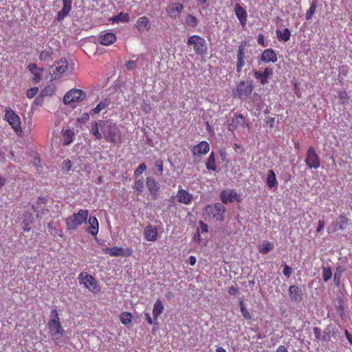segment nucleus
<instances>
[{
    "mask_svg": "<svg viewBox=\"0 0 352 352\" xmlns=\"http://www.w3.org/2000/svg\"><path fill=\"white\" fill-rule=\"evenodd\" d=\"M34 221V218L31 213H26L23 219V223L32 224Z\"/></svg>",
    "mask_w": 352,
    "mask_h": 352,
    "instance_id": "52",
    "label": "nucleus"
},
{
    "mask_svg": "<svg viewBox=\"0 0 352 352\" xmlns=\"http://www.w3.org/2000/svg\"><path fill=\"white\" fill-rule=\"evenodd\" d=\"M349 219L345 216L341 214L338 217V221L336 223V226L338 230H342L349 224Z\"/></svg>",
    "mask_w": 352,
    "mask_h": 352,
    "instance_id": "38",
    "label": "nucleus"
},
{
    "mask_svg": "<svg viewBox=\"0 0 352 352\" xmlns=\"http://www.w3.org/2000/svg\"><path fill=\"white\" fill-rule=\"evenodd\" d=\"M227 151L226 148H223L219 150V155L222 162H225L226 164H228L229 161L227 158Z\"/></svg>",
    "mask_w": 352,
    "mask_h": 352,
    "instance_id": "50",
    "label": "nucleus"
},
{
    "mask_svg": "<svg viewBox=\"0 0 352 352\" xmlns=\"http://www.w3.org/2000/svg\"><path fill=\"white\" fill-rule=\"evenodd\" d=\"M111 21L113 23H127L129 21V15L128 13L120 12L118 15L113 16Z\"/></svg>",
    "mask_w": 352,
    "mask_h": 352,
    "instance_id": "35",
    "label": "nucleus"
},
{
    "mask_svg": "<svg viewBox=\"0 0 352 352\" xmlns=\"http://www.w3.org/2000/svg\"><path fill=\"white\" fill-rule=\"evenodd\" d=\"M146 185L148 188V190L152 195L156 196L159 192L160 188L158 187V184L155 181V179L152 177H148L146 178Z\"/></svg>",
    "mask_w": 352,
    "mask_h": 352,
    "instance_id": "29",
    "label": "nucleus"
},
{
    "mask_svg": "<svg viewBox=\"0 0 352 352\" xmlns=\"http://www.w3.org/2000/svg\"><path fill=\"white\" fill-rule=\"evenodd\" d=\"M313 332L315 336L316 339L320 340L321 336V330L319 327H314L313 328Z\"/></svg>",
    "mask_w": 352,
    "mask_h": 352,
    "instance_id": "56",
    "label": "nucleus"
},
{
    "mask_svg": "<svg viewBox=\"0 0 352 352\" xmlns=\"http://www.w3.org/2000/svg\"><path fill=\"white\" fill-rule=\"evenodd\" d=\"M155 166L157 168V170L162 174L163 172V162L161 160H157L155 162Z\"/></svg>",
    "mask_w": 352,
    "mask_h": 352,
    "instance_id": "55",
    "label": "nucleus"
},
{
    "mask_svg": "<svg viewBox=\"0 0 352 352\" xmlns=\"http://www.w3.org/2000/svg\"><path fill=\"white\" fill-rule=\"evenodd\" d=\"M100 122H94L91 124V132L94 135L95 138L100 140L102 138V132H100Z\"/></svg>",
    "mask_w": 352,
    "mask_h": 352,
    "instance_id": "37",
    "label": "nucleus"
},
{
    "mask_svg": "<svg viewBox=\"0 0 352 352\" xmlns=\"http://www.w3.org/2000/svg\"><path fill=\"white\" fill-rule=\"evenodd\" d=\"M136 28L138 32L143 33L148 32L151 29V23L148 18L146 16L140 17L135 24Z\"/></svg>",
    "mask_w": 352,
    "mask_h": 352,
    "instance_id": "25",
    "label": "nucleus"
},
{
    "mask_svg": "<svg viewBox=\"0 0 352 352\" xmlns=\"http://www.w3.org/2000/svg\"><path fill=\"white\" fill-rule=\"evenodd\" d=\"M257 42L259 45H262L263 47L266 46L265 43L264 36L261 34H258Z\"/></svg>",
    "mask_w": 352,
    "mask_h": 352,
    "instance_id": "60",
    "label": "nucleus"
},
{
    "mask_svg": "<svg viewBox=\"0 0 352 352\" xmlns=\"http://www.w3.org/2000/svg\"><path fill=\"white\" fill-rule=\"evenodd\" d=\"M332 276L331 271L329 268H324L322 272L323 280L327 282L329 280Z\"/></svg>",
    "mask_w": 352,
    "mask_h": 352,
    "instance_id": "49",
    "label": "nucleus"
},
{
    "mask_svg": "<svg viewBox=\"0 0 352 352\" xmlns=\"http://www.w3.org/2000/svg\"><path fill=\"white\" fill-rule=\"evenodd\" d=\"M134 188L138 192H142L144 188L143 182L142 180H137L135 182Z\"/></svg>",
    "mask_w": 352,
    "mask_h": 352,
    "instance_id": "53",
    "label": "nucleus"
},
{
    "mask_svg": "<svg viewBox=\"0 0 352 352\" xmlns=\"http://www.w3.org/2000/svg\"><path fill=\"white\" fill-rule=\"evenodd\" d=\"M316 7H317V1L314 0L311 2L309 8L308 9V10L307 11V12L305 14L306 20L308 21L312 18L313 14L316 12Z\"/></svg>",
    "mask_w": 352,
    "mask_h": 352,
    "instance_id": "41",
    "label": "nucleus"
},
{
    "mask_svg": "<svg viewBox=\"0 0 352 352\" xmlns=\"http://www.w3.org/2000/svg\"><path fill=\"white\" fill-rule=\"evenodd\" d=\"M38 91V88L36 87L30 88L29 89H28L26 93L27 97L29 98H34L37 94Z\"/></svg>",
    "mask_w": 352,
    "mask_h": 352,
    "instance_id": "51",
    "label": "nucleus"
},
{
    "mask_svg": "<svg viewBox=\"0 0 352 352\" xmlns=\"http://www.w3.org/2000/svg\"><path fill=\"white\" fill-rule=\"evenodd\" d=\"M185 21L186 25L192 28H195L198 24V19H197L196 16L192 14L187 15L185 19Z\"/></svg>",
    "mask_w": 352,
    "mask_h": 352,
    "instance_id": "43",
    "label": "nucleus"
},
{
    "mask_svg": "<svg viewBox=\"0 0 352 352\" xmlns=\"http://www.w3.org/2000/svg\"><path fill=\"white\" fill-rule=\"evenodd\" d=\"M239 289L236 287L232 286L228 288V293L230 295H236L238 293Z\"/></svg>",
    "mask_w": 352,
    "mask_h": 352,
    "instance_id": "59",
    "label": "nucleus"
},
{
    "mask_svg": "<svg viewBox=\"0 0 352 352\" xmlns=\"http://www.w3.org/2000/svg\"><path fill=\"white\" fill-rule=\"evenodd\" d=\"M210 148V145L206 141H201L193 146L192 153L194 156L206 155L209 152Z\"/></svg>",
    "mask_w": 352,
    "mask_h": 352,
    "instance_id": "20",
    "label": "nucleus"
},
{
    "mask_svg": "<svg viewBox=\"0 0 352 352\" xmlns=\"http://www.w3.org/2000/svg\"><path fill=\"white\" fill-rule=\"evenodd\" d=\"M348 72V67L346 65H342L339 69V73L344 76L346 75Z\"/></svg>",
    "mask_w": 352,
    "mask_h": 352,
    "instance_id": "64",
    "label": "nucleus"
},
{
    "mask_svg": "<svg viewBox=\"0 0 352 352\" xmlns=\"http://www.w3.org/2000/svg\"><path fill=\"white\" fill-rule=\"evenodd\" d=\"M135 67V63L133 60H129L126 64V68L128 70H131Z\"/></svg>",
    "mask_w": 352,
    "mask_h": 352,
    "instance_id": "62",
    "label": "nucleus"
},
{
    "mask_svg": "<svg viewBox=\"0 0 352 352\" xmlns=\"http://www.w3.org/2000/svg\"><path fill=\"white\" fill-rule=\"evenodd\" d=\"M109 105V102L107 100H104L100 101L97 104V106L90 111V113L92 116L98 114L101 111H102L103 109H104L107 107H108Z\"/></svg>",
    "mask_w": 352,
    "mask_h": 352,
    "instance_id": "34",
    "label": "nucleus"
},
{
    "mask_svg": "<svg viewBox=\"0 0 352 352\" xmlns=\"http://www.w3.org/2000/svg\"><path fill=\"white\" fill-rule=\"evenodd\" d=\"M89 211L87 209H80L77 213H74L65 219L67 230H76L78 226L87 221Z\"/></svg>",
    "mask_w": 352,
    "mask_h": 352,
    "instance_id": "4",
    "label": "nucleus"
},
{
    "mask_svg": "<svg viewBox=\"0 0 352 352\" xmlns=\"http://www.w3.org/2000/svg\"><path fill=\"white\" fill-rule=\"evenodd\" d=\"M193 241L197 243L201 242V237L199 234V229L198 228L193 236Z\"/></svg>",
    "mask_w": 352,
    "mask_h": 352,
    "instance_id": "61",
    "label": "nucleus"
},
{
    "mask_svg": "<svg viewBox=\"0 0 352 352\" xmlns=\"http://www.w3.org/2000/svg\"><path fill=\"white\" fill-rule=\"evenodd\" d=\"M102 252L111 256H129L132 254V250L130 248L124 249L122 247L113 246L111 248H104Z\"/></svg>",
    "mask_w": 352,
    "mask_h": 352,
    "instance_id": "13",
    "label": "nucleus"
},
{
    "mask_svg": "<svg viewBox=\"0 0 352 352\" xmlns=\"http://www.w3.org/2000/svg\"><path fill=\"white\" fill-rule=\"evenodd\" d=\"M79 283L83 285L89 291L97 293L99 291L97 280L94 276L86 272H81L78 277Z\"/></svg>",
    "mask_w": 352,
    "mask_h": 352,
    "instance_id": "7",
    "label": "nucleus"
},
{
    "mask_svg": "<svg viewBox=\"0 0 352 352\" xmlns=\"http://www.w3.org/2000/svg\"><path fill=\"white\" fill-rule=\"evenodd\" d=\"M146 165L144 163H141L134 171V175L138 177L146 169Z\"/></svg>",
    "mask_w": 352,
    "mask_h": 352,
    "instance_id": "48",
    "label": "nucleus"
},
{
    "mask_svg": "<svg viewBox=\"0 0 352 352\" xmlns=\"http://www.w3.org/2000/svg\"><path fill=\"white\" fill-rule=\"evenodd\" d=\"M164 309V305L160 299H157L153 305V320H157L158 317L162 314Z\"/></svg>",
    "mask_w": 352,
    "mask_h": 352,
    "instance_id": "31",
    "label": "nucleus"
},
{
    "mask_svg": "<svg viewBox=\"0 0 352 352\" xmlns=\"http://www.w3.org/2000/svg\"><path fill=\"white\" fill-rule=\"evenodd\" d=\"M273 69L266 67L263 72L261 71H255L254 72V78L258 80L261 85H265L268 83V78L272 76Z\"/></svg>",
    "mask_w": 352,
    "mask_h": 352,
    "instance_id": "17",
    "label": "nucleus"
},
{
    "mask_svg": "<svg viewBox=\"0 0 352 352\" xmlns=\"http://www.w3.org/2000/svg\"><path fill=\"white\" fill-rule=\"evenodd\" d=\"M239 307L241 309V312L244 318L247 320H250L252 318V316L250 313L248 311L247 308L245 307L243 300H241L239 301Z\"/></svg>",
    "mask_w": 352,
    "mask_h": 352,
    "instance_id": "44",
    "label": "nucleus"
},
{
    "mask_svg": "<svg viewBox=\"0 0 352 352\" xmlns=\"http://www.w3.org/2000/svg\"><path fill=\"white\" fill-rule=\"evenodd\" d=\"M265 182H266L267 186L270 189L273 190H275L277 189L278 186V182L276 179V173L273 170L270 169V170H267Z\"/></svg>",
    "mask_w": 352,
    "mask_h": 352,
    "instance_id": "26",
    "label": "nucleus"
},
{
    "mask_svg": "<svg viewBox=\"0 0 352 352\" xmlns=\"http://www.w3.org/2000/svg\"><path fill=\"white\" fill-rule=\"evenodd\" d=\"M89 224L87 232L96 236L99 231V223L97 218L94 216L90 217L89 219Z\"/></svg>",
    "mask_w": 352,
    "mask_h": 352,
    "instance_id": "30",
    "label": "nucleus"
},
{
    "mask_svg": "<svg viewBox=\"0 0 352 352\" xmlns=\"http://www.w3.org/2000/svg\"><path fill=\"white\" fill-rule=\"evenodd\" d=\"M220 199L223 204H227L233 201L240 202L241 200V195L234 190L225 189L220 193Z\"/></svg>",
    "mask_w": 352,
    "mask_h": 352,
    "instance_id": "11",
    "label": "nucleus"
},
{
    "mask_svg": "<svg viewBox=\"0 0 352 352\" xmlns=\"http://www.w3.org/2000/svg\"><path fill=\"white\" fill-rule=\"evenodd\" d=\"M199 229L201 232H207L208 229V225L203 221H199Z\"/></svg>",
    "mask_w": 352,
    "mask_h": 352,
    "instance_id": "57",
    "label": "nucleus"
},
{
    "mask_svg": "<svg viewBox=\"0 0 352 352\" xmlns=\"http://www.w3.org/2000/svg\"><path fill=\"white\" fill-rule=\"evenodd\" d=\"M4 120L8 122L13 131L20 137L23 135L21 118L10 107L5 109Z\"/></svg>",
    "mask_w": 352,
    "mask_h": 352,
    "instance_id": "3",
    "label": "nucleus"
},
{
    "mask_svg": "<svg viewBox=\"0 0 352 352\" xmlns=\"http://www.w3.org/2000/svg\"><path fill=\"white\" fill-rule=\"evenodd\" d=\"M272 249H273V245L268 241H263L258 247L259 252L263 254L268 253Z\"/></svg>",
    "mask_w": 352,
    "mask_h": 352,
    "instance_id": "40",
    "label": "nucleus"
},
{
    "mask_svg": "<svg viewBox=\"0 0 352 352\" xmlns=\"http://www.w3.org/2000/svg\"><path fill=\"white\" fill-rule=\"evenodd\" d=\"M239 126L242 128H249L250 124L246 122L245 118L242 114L235 113L234 116L228 124V130L233 132Z\"/></svg>",
    "mask_w": 352,
    "mask_h": 352,
    "instance_id": "12",
    "label": "nucleus"
},
{
    "mask_svg": "<svg viewBox=\"0 0 352 352\" xmlns=\"http://www.w3.org/2000/svg\"><path fill=\"white\" fill-rule=\"evenodd\" d=\"M48 327L50 329V333L52 338L53 341L55 344H59L60 341L58 338V335H63L65 332L63 327L60 323H48Z\"/></svg>",
    "mask_w": 352,
    "mask_h": 352,
    "instance_id": "15",
    "label": "nucleus"
},
{
    "mask_svg": "<svg viewBox=\"0 0 352 352\" xmlns=\"http://www.w3.org/2000/svg\"><path fill=\"white\" fill-rule=\"evenodd\" d=\"M86 98L84 91L78 89H72L68 91L63 97V102L65 104L82 101Z\"/></svg>",
    "mask_w": 352,
    "mask_h": 352,
    "instance_id": "8",
    "label": "nucleus"
},
{
    "mask_svg": "<svg viewBox=\"0 0 352 352\" xmlns=\"http://www.w3.org/2000/svg\"><path fill=\"white\" fill-rule=\"evenodd\" d=\"M63 3L62 9L57 13L56 20L61 21L64 18L69 14L72 10V0H61Z\"/></svg>",
    "mask_w": 352,
    "mask_h": 352,
    "instance_id": "19",
    "label": "nucleus"
},
{
    "mask_svg": "<svg viewBox=\"0 0 352 352\" xmlns=\"http://www.w3.org/2000/svg\"><path fill=\"white\" fill-rule=\"evenodd\" d=\"M188 45H192L196 54L205 55L208 47L206 40L199 35H192L188 38Z\"/></svg>",
    "mask_w": 352,
    "mask_h": 352,
    "instance_id": "5",
    "label": "nucleus"
},
{
    "mask_svg": "<svg viewBox=\"0 0 352 352\" xmlns=\"http://www.w3.org/2000/svg\"><path fill=\"white\" fill-rule=\"evenodd\" d=\"M338 97L342 104H346L349 101V96L345 90H340L338 92Z\"/></svg>",
    "mask_w": 352,
    "mask_h": 352,
    "instance_id": "46",
    "label": "nucleus"
},
{
    "mask_svg": "<svg viewBox=\"0 0 352 352\" xmlns=\"http://www.w3.org/2000/svg\"><path fill=\"white\" fill-rule=\"evenodd\" d=\"M276 33L279 41L285 42L288 41L291 36V32L287 28H285L283 31L277 30Z\"/></svg>",
    "mask_w": 352,
    "mask_h": 352,
    "instance_id": "33",
    "label": "nucleus"
},
{
    "mask_svg": "<svg viewBox=\"0 0 352 352\" xmlns=\"http://www.w3.org/2000/svg\"><path fill=\"white\" fill-rule=\"evenodd\" d=\"M116 36L111 32H101L98 41L102 45H109L116 41Z\"/></svg>",
    "mask_w": 352,
    "mask_h": 352,
    "instance_id": "21",
    "label": "nucleus"
},
{
    "mask_svg": "<svg viewBox=\"0 0 352 352\" xmlns=\"http://www.w3.org/2000/svg\"><path fill=\"white\" fill-rule=\"evenodd\" d=\"M283 273L286 277L289 278L292 275V269L289 265L285 264Z\"/></svg>",
    "mask_w": 352,
    "mask_h": 352,
    "instance_id": "54",
    "label": "nucleus"
},
{
    "mask_svg": "<svg viewBox=\"0 0 352 352\" xmlns=\"http://www.w3.org/2000/svg\"><path fill=\"white\" fill-rule=\"evenodd\" d=\"M206 168L208 170L215 171L217 170V166L215 162V156L214 152H212L206 163Z\"/></svg>",
    "mask_w": 352,
    "mask_h": 352,
    "instance_id": "36",
    "label": "nucleus"
},
{
    "mask_svg": "<svg viewBox=\"0 0 352 352\" xmlns=\"http://www.w3.org/2000/svg\"><path fill=\"white\" fill-rule=\"evenodd\" d=\"M305 164L310 169H317L320 166L319 156L313 146H309L307 151Z\"/></svg>",
    "mask_w": 352,
    "mask_h": 352,
    "instance_id": "9",
    "label": "nucleus"
},
{
    "mask_svg": "<svg viewBox=\"0 0 352 352\" xmlns=\"http://www.w3.org/2000/svg\"><path fill=\"white\" fill-rule=\"evenodd\" d=\"M184 10V6L180 3H171L166 8L168 15L173 19L179 17Z\"/></svg>",
    "mask_w": 352,
    "mask_h": 352,
    "instance_id": "16",
    "label": "nucleus"
},
{
    "mask_svg": "<svg viewBox=\"0 0 352 352\" xmlns=\"http://www.w3.org/2000/svg\"><path fill=\"white\" fill-rule=\"evenodd\" d=\"M247 41L245 40L241 41L238 47L236 52V70L237 73H241L243 67L245 65V46Z\"/></svg>",
    "mask_w": 352,
    "mask_h": 352,
    "instance_id": "10",
    "label": "nucleus"
},
{
    "mask_svg": "<svg viewBox=\"0 0 352 352\" xmlns=\"http://www.w3.org/2000/svg\"><path fill=\"white\" fill-rule=\"evenodd\" d=\"M53 67L54 69L52 71V78L53 79L60 78L68 69V62L65 58H61L54 62Z\"/></svg>",
    "mask_w": 352,
    "mask_h": 352,
    "instance_id": "14",
    "label": "nucleus"
},
{
    "mask_svg": "<svg viewBox=\"0 0 352 352\" xmlns=\"http://www.w3.org/2000/svg\"><path fill=\"white\" fill-rule=\"evenodd\" d=\"M290 300L292 302H300L302 300V293L297 285H291L288 289Z\"/></svg>",
    "mask_w": 352,
    "mask_h": 352,
    "instance_id": "18",
    "label": "nucleus"
},
{
    "mask_svg": "<svg viewBox=\"0 0 352 352\" xmlns=\"http://www.w3.org/2000/svg\"><path fill=\"white\" fill-rule=\"evenodd\" d=\"M235 14L239 19L242 27H245L247 23L248 14L246 10L242 8L239 3H236L234 8Z\"/></svg>",
    "mask_w": 352,
    "mask_h": 352,
    "instance_id": "22",
    "label": "nucleus"
},
{
    "mask_svg": "<svg viewBox=\"0 0 352 352\" xmlns=\"http://www.w3.org/2000/svg\"><path fill=\"white\" fill-rule=\"evenodd\" d=\"M100 129L102 138L111 144L120 145L122 142L121 132L116 124L107 120L100 121Z\"/></svg>",
    "mask_w": 352,
    "mask_h": 352,
    "instance_id": "1",
    "label": "nucleus"
},
{
    "mask_svg": "<svg viewBox=\"0 0 352 352\" xmlns=\"http://www.w3.org/2000/svg\"><path fill=\"white\" fill-rule=\"evenodd\" d=\"M252 91V81L242 80L236 85L234 95V96H238L240 99H245L251 96Z\"/></svg>",
    "mask_w": 352,
    "mask_h": 352,
    "instance_id": "6",
    "label": "nucleus"
},
{
    "mask_svg": "<svg viewBox=\"0 0 352 352\" xmlns=\"http://www.w3.org/2000/svg\"><path fill=\"white\" fill-rule=\"evenodd\" d=\"M261 60L265 63H275L277 61L276 54L271 48L265 50L261 54Z\"/></svg>",
    "mask_w": 352,
    "mask_h": 352,
    "instance_id": "27",
    "label": "nucleus"
},
{
    "mask_svg": "<svg viewBox=\"0 0 352 352\" xmlns=\"http://www.w3.org/2000/svg\"><path fill=\"white\" fill-rule=\"evenodd\" d=\"M28 69L33 75L32 81L34 83H38V82H40L42 78L43 69L37 67L36 65L34 63L29 64L28 66Z\"/></svg>",
    "mask_w": 352,
    "mask_h": 352,
    "instance_id": "28",
    "label": "nucleus"
},
{
    "mask_svg": "<svg viewBox=\"0 0 352 352\" xmlns=\"http://www.w3.org/2000/svg\"><path fill=\"white\" fill-rule=\"evenodd\" d=\"M53 52L52 50H45L41 52L39 58L41 60L50 62L52 58Z\"/></svg>",
    "mask_w": 352,
    "mask_h": 352,
    "instance_id": "39",
    "label": "nucleus"
},
{
    "mask_svg": "<svg viewBox=\"0 0 352 352\" xmlns=\"http://www.w3.org/2000/svg\"><path fill=\"white\" fill-rule=\"evenodd\" d=\"M89 119V116L87 113H84L81 115L80 118H78V121L86 122Z\"/></svg>",
    "mask_w": 352,
    "mask_h": 352,
    "instance_id": "63",
    "label": "nucleus"
},
{
    "mask_svg": "<svg viewBox=\"0 0 352 352\" xmlns=\"http://www.w3.org/2000/svg\"><path fill=\"white\" fill-rule=\"evenodd\" d=\"M120 319L123 324L128 325L131 322L132 315L129 312L124 311L120 314Z\"/></svg>",
    "mask_w": 352,
    "mask_h": 352,
    "instance_id": "42",
    "label": "nucleus"
},
{
    "mask_svg": "<svg viewBox=\"0 0 352 352\" xmlns=\"http://www.w3.org/2000/svg\"><path fill=\"white\" fill-rule=\"evenodd\" d=\"M158 232L155 226L148 225L144 230V239L148 241H155L157 239Z\"/></svg>",
    "mask_w": 352,
    "mask_h": 352,
    "instance_id": "23",
    "label": "nucleus"
},
{
    "mask_svg": "<svg viewBox=\"0 0 352 352\" xmlns=\"http://www.w3.org/2000/svg\"><path fill=\"white\" fill-rule=\"evenodd\" d=\"M176 197L178 202L186 205L190 204L193 199L192 195L184 189L178 190Z\"/></svg>",
    "mask_w": 352,
    "mask_h": 352,
    "instance_id": "24",
    "label": "nucleus"
},
{
    "mask_svg": "<svg viewBox=\"0 0 352 352\" xmlns=\"http://www.w3.org/2000/svg\"><path fill=\"white\" fill-rule=\"evenodd\" d=\"M48 323H60V318L56 309L51 310Z\"/></svg>",
    "mask_w": 352,
    "mask_h": 352,
    "instance_id": "45",
    "label": "nucleus"
},
{
    "mask_svg": "<svg viewBox=\"0 0 352 352\" xmlns=\"http://www.w3.org/2000/svg\"><path fill=\"white\" fill-rule=\"evenodd\" d=\"M74 137V130L72 129H67L63 131V145L67 146L70 144L73 140Z\"/></svg>",
    "mask_w": 352,
    "mask_h": 352,
    "instance_id": "32",
    "label": "nucleus"
},
{
    "mask_svg": "<svg viewBox=\"0 0 352 352\" xmlns=\"http://www.w3.org/2000/svg\"><path fill=\"white\" fill-rule=\"evenodd\" d=\"M333 333L329 328H327L324 330L323 334L321 338V340L328 342L331 340V338L333 336Z\"/></svg>",
    "mask_w": 352,
    "mask_h": 352,
    "instance_id": "47",
    "label": "nucleus"
},
{
    "mask_svg": "<svg viewBox=\"0 0 352 352\" xmlns=\"http://www.w3.org/2000/svg\"><path fill=\"white\" fill-rule=\"evenodd\" d=\"M226 211L225 206L220 203L208 204L203 210V216L206 220L214 219L216 221H222L224 219Z\"/></svg>",
    "mask_w": 352,
    "mask_h": 352,
    "instance_id": "2",
    "label": "nucleus"
},
{
    "mask_svg": "<svg viewBox=\"0 0 352 352\" xmlns=\"http://www.w3.org/2000/svg\"><path fill=\"white\" fill-rule=\"evenodd\" d=\"M324 225H325L324 221L319 220L318 227L316 229V232H320L324 229Z\"/></svg>",
    "mask_w": 352,
    "mask_h": 352,
    "instance_id": "58",
    "label": "nucleus"
}]
</instances>
